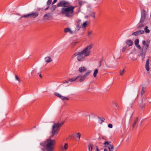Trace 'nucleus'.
Wrapping results in <instances>:
<instances>
[{"label": "nucleus", "mask_w": 151, "mask_h": 151, "mask_svg": "<svg viewBox=\"0 0 151 151\" xmlns=\"http://www.w3.org/2000/svg\"><path fill=\"white\" fill-rule=\"evenodd\" d=\"M64 123V121L54 123L52 126L50 138L40 143V145L44 147L47 151H53L56 141L51 138L55 137L60 130V129Z\"/></svg>", "instance_id": "nucleus-1"}, {"label": "nucleus", "mask_w": 151, "mask_h": 151, "mask_svg": "<svg viewBox=\"0 0 151 151\" xmlns=\"http://www.w3.org/2000/svg\"><path fill=\"white\" fill-rule=\"evenodd\" d=\"M92 47V45H89L81 52L75 53L73 55L74 57L77 56V59L79 61H84L85 59V57L88 56L90 55V50Z\"/></svg>", "instance_id": "nucleus-2"}, {"label": "nucleus", "mask_w": 151, "mask_h": 151, "mask_svg": "<svg viewBox=\"0 0 151 151\" xmlns=\"http://www.w3.org/2000/svg\"><path fill=\"white\" fill-rule=\"evenodd\" d=\"M75 6H69L67 7H63L61 9L60 13L67 17H72L73 16Z\"/></svg>", "instance_id": "nucleus-3"}, {"label": "nucleus", "mask_w": 151, "mask_h": 151, "mask_svg": "<svg viewBox=\"0 0 151 151\" xmlns=\"http://www.w3.org/2000/svg\"><path fill=\"white\" fill-rule=\"evenodd\" d=\"M58 7H67L70 6V3L66 2L64 0L60 1L57 4Z\"/></svg>", "instance_id": "nucleus-4"}, {"label": "nucleus", "mask_w": 151, "mask_h": 151, "mask_svg": "<svg viewBox=\"0 0 151 151\" xmlns=\"http://www.w3.org/2000/svg\"><path fill=\"white\" fill-rule=\"evenodd\" d=\"M110 143L108 141H105L104 143V147H107L109 151H113L114 147L113 145L110 144Z\"/></svg>", "instance_id": "nucleus-5"}, {"label": "nucleus", "mask_w": 151, "mask_h": 151, "mask_svg": "<svg viewBox=\"0 0 151 151\" xmlns=\"http://www.w3.org/2000/svg\"><path fill=\"white\" fill-rule=\"evenodd\" d=\"M91 72V71L90 70L86 72L84 75L81 76L79 80V81L81 82L83 81L89 75Z\"/></svg>", "instance_id": "nucleus-6"}, {"label": "nucleus", "mask_w": 151, "mask_h": 151, "mask_svg": "<svg viewBox=\"0 0 151 151\" xmlns=\"http://www.w3.org/2000/svg\"><path fill=\"white\" fill-rule=\"evenodd\" d=\"M27 18H35L37 17L38 15V14L37 12H32L31 13L27 14Z\"/></svg>", "instance_id": "nucleus-7"}, {"label": "nucleus", "mask_w": 151, "mask_h": 151, "mask_svg": "<svg viewBox=\"0 0 151 151\" xmlns=\"http://www.w3.org/2000/svg\"><path fill=\"white\" fill-rule=\"evenodd\" d=\"M54 94L55 96L60 98L62 100H69V99L68 98L62 96L58 93L55 92Z\"/></svg>", "instance_id": "nucleus-8"}, {"label": "nucleus", "mask_w": 151, "mask_h": 151, "mask_svg": "<svg viewBox=\"0 0 151 151\" xmlns=\"http://www.w3.org/2000/svg\"><path fill=\"white\" fill-rule=\"evenodd\" d=\"M142 44L143 45V46L142 47V50H145L146 51L149 47V44L148 43H147L146 41L145 40L143 41Z\"/></svg>", "instance_id": "nucleus-9"}, {"label": "nucleus", "mask_w": 151, "mask_h": 151, "mask_svg": "<svg viewBox=\"0 0 151 151\" xmlns=\"http://www.w3.org/2000/svg\"><path fill=\"white\" fill-rule=\"evenodd\" d=\"M146 12L145 9H143L141 11V17L140 20L144 21L146 18Z\"/></svg>", "instance_id": "nucleus-10"}, {"label": "nucleus", "mask_w": 151, "mask_h": 151, "mask_svg": "<svg viewBox=\"0 0 151 151\" xmlns=\"http://www.w3.org/2000/svg\"><path fill=\"white\" fill-rule=\"evenodd\" d=\"M144 21L140 20L139 23L137 25V29H140L144 27L145 24L144 23Z\"/></svg>", "instance_id": "nucleus-11"}, {"label": "nucleus", "mask_w": 151, "mask_h": 151, "mask_svg": "<svg viewBox=\"0 0 151 151\" xmlns=\"http://www.w3.org/2000/svg\"><path fill=\"white\" fill-rule=\"evenodd\" d=\"M144 33V31L143 30H140L133 32L132 33V35L137 36L140 34H143Z\"/></svg>", "instance_id": "nucleus-12"}, {"label": "nucleus", "mask_w": 151, "mask_h": 151, "mask_svg": "<svg viewBox=\"0 0 151 151\" xmlns=\"http://www.w3.org/2000/svg\"><path fill=\"white\" fill-rule=\"evenodd\" d=\"M52 13H49L45 14L43 16V19L44 20L48 19L52 16Z\"/></svg>", "instance_id": "nucleus-13"}, {"label": "nucleus", "mask_w": 151, "mask_h": 151, "mask_svg": "<svg viewBox=\"0 0 151 151\" xmlns=\"http://www.w3.org/2000/svg\"><path fill=\"white\" fill-rule=\"evenodd\" d=\"M149 62V59H147L146 60V62L145 65V68L147 71H149L150 70Z\"/></svg>", "instance_id": "nucleus-14"}, {"label": "nucleus", "mask_w": 151, "mask_h": 151, "mask_svg": "<svg viewBox=\"0 0 151 151\" xmlns=\"http://www.w3.org/2000/svg\"><path fill=\"white\" fill-rule=\"evenodd\" d=\"M139 122V121L138 120V117L136 118L134 120V121L133 123V124L132 125V127L133 128V129L136 124H137Z\"/></svg>", "instance_id": "nucleus-15"}, {"label": "nucleus", "mask_w": 151, "mask_h": 151, "mask_svg": "<svg viewBox=\"0 0 151 151\" xmlns=\"http://www.w3.org/2000/svg\"><path fill=\"white\" fill-rule=\"evenodd\" d=\"M126 44L129 46H132L133 44V42L131 40H127L126 42Z\"/></svg>", "instance_id": "nucleus-16"}, {"label": "nucleus", "mask_w": 151, "mask_h": 151, "mask_svg": "<svg viewBox=\"0 0 151 151\" xmlns=\"http://www.w3.org/2000/svg\"><path fill=\"white\" fill-rule=\"evenodd\" d=\"M86 68L84 66H81L78 69V71L80 73L84 72L86 71Z\"/></svg>", "instance_id": "nucleus-17"}, {"label": "nucleus", "mask_w": 151, "mask_h": 151, "mask_svg": "<svg viewBox=\"0 0 151 151\" xmlns=\"http://www.w3.org/2000/svg\"><path fill=\"white\" fill-rule=\"evenodd\" d=\"M68 147V144L67 143H65L63 146H62L61 147V149L63 151L66 150Z\"/></svg>", "instance_id": "nucleus-18"}, {"label": "nucleus", "mask_w": 151, "mask_h": 151, "mask_svg": "<svg viewBox=\"0 0 151 151\" xmlns=\"http://www.w3.org/2000/svg\"><path fill=\"white\" fill-rule=\"evenodd\" d=\"M113 104L114 105V106H115V109L117 110V109H119V108L120 107V106H119L118 104L116 103V101L114 102L113 103Z\"/></svg>", "instance_id": "nucleus-19"}, {"label": "nucleus", "mask_w": 151, "mask_h": 151, "mask_svg": "<svg viewBox=\"0 0 151 151\" xmlns=\"http://www.w3.org/2000/svg\"><path fill=\"white\" fill-rule=\"evenodd\" d=\"M45 59L46 62L47 63H49L52 61V60L50 56H47L45 58Z\"/></svg>", "instance_id": "nucleus-20"}, {"label": "nucleus", "mask_w": 151, "mask_h": 151, "mask_svg": "<svg viewBox=\"0 0 151 151\" xmlns=\"http://www.w3.org/2000/svg\"><path fill=\"white\" fill-rule=\"evenodd\" d=\"M64 32H69L71 34H72L73 33L72 31L69 28H65L64 30Z\"/></svg>", "instance_id": "nucleus-21"}, {"label": "nucleus", "mask_w": 151, "mask_h": 151, "mask_svg": "<svg viewBox=\"0 0 151 151\" xmlns=\"http://www.w3.org/2000/svg\"><path fill=\"white\" fill-rule=\"evenodd\" d=\"M80 76H78L76 77L73 78H69L68 79V81H70V82H73L76 81V79H78L79 77H80Z\"/></svg>", "instance_id": "nucleus-22"}, {"label": "nucleus", "mask_w": 151, "mask_h": 151, "mask_svg": "<svg viewBox=\"0 0 151 151\" xmlns=\"http://www.w3.org/2000/svg\"><path fill=\"white\" fill-rule=\"evenodd\" d=\"M146 51L143 50H142L141 52L140 53V55L143 58L145 57L146 54Z\"/></svg>", "instance_id": "nucleus-23"}, {"label": "nucleus", "mask_w": 151, "mask_h": 151, "mask_svg": "<svg viewBox=\"0 0 151 151\" xmlns=\"http://www.w3.org/2000/svg\"><path fill=\"white\" fill-rule=\"evenodd\" d=\"M89 151H92L93 150V145L92 144L88 145V146Z\"/></svg>", "instance_id": "nucleus-24"}, {"label": "nucleus", "mask_w": 151, "mask_h": 151, "mask_svg": "<svg viewBox=\"0 0 151 151\" xmlns=\"http://www.w3.org/2000/svg\"><path fill=\"white\" fill-rule=\"evenodd\" d=\"M143 100H142V103L141 104H139V107H140V108L141 109H143L145 107V103H144L143 102Z\"/></svg>", "instance_id": "nucleus-25"}, {"label": "nucleus", "mask_w": 151, "mask_h": 151, "mask_svg": "<svg viewBox=\"0 0 151 151\" xmlns=\"http://www.w3.org/2000/svg\"><path fill=\"white\" fill-rule=\"evenodd\" d=\"M56 7V5H52L50 9V11L52 12H54L55 10Z\"/></svg>", "instance_id": "nucleus-26"}, {"label": "nucleus", "mask_w": 151, "mask_h": 151, "mask_svg": "<svg viewBox=\"0 0 151 151\" xmlns=\"http://www.w3.org/2000/svg\"><path fill=\"white\" fill-rule=\"evenodd\" d=\"M144 30L145 32L147 33H149L150 32V31L149 29H148V27L147 26L145 27Z\"/></svg>", "instance_id": "nucleus-27"}, {"label": "nucleus", "mask_w": 151, "mask_h": 151, "mask_svg": "<svg viewBox=\"0 0 151 151\" xmlns=\"http://www.w3.org/2000/svg\"><path fill=\"white\" fill-rule=\"evenodd\" d=\"M98 72V69H96L94 72L93 76L94 77L96 76V75Z\"/></svg>", "instance_id": "nucleus-28"}, {"label": "nucleus", "mask_w": 151, "mask_h": 151, "mask_svg": "<svg viewBox=\"0 0 151 151\" xmlns=\"http://www.w3.org/2000/svg\"><path fill=\"white\" fill-rule=\"evenodd\" d=\"M76 138L78 139V140H79L81 136V134L79 132H78L76 134Z\"/></svg>", "instance_id": "nucleus-29"}, {"label": "nucleus", "mask_w": 151, "mask_h": 151, "mask_svg": "<svg viewBox=\"0 0 151 151\" xmlns=\"http://www.w3.org/2000/svg\"><path fill=\"white\" fill-rule=\"evenodd\" d=\"M95 12H92L90 14V16L94 19L95 17Z\"/></svg>", "instance_id": "nucleus-30"}, {"label": "nucleus", "mask_w": 151, "mask_h": 151, "mask_svg": "<svg viewBox=\"0 0 151 151\" xmlns=\"http://www.w3.org/2000/svg\"><path fill=\"white\" fill-rule=\"evenodd\" d=\"M145 89V88L143 87L142 88V90L141 92V95H142L145 93V91L144 89Z\"/></svg>", "instance_id": "nucleus-31"}, {"label": "nucleus", "mask_w": 151, "mask_h": 151, "mask_svg": "<svg viewBox=\"0 0 151 151\" xmlns=\"http://www.w3.org/2000/svg\"><path fill=\"white\" fill-rule=\"evenodd\" d=\"M52 0H48L47 2V5L48 6H50L52 2Z\"/></svg>", "instance_id": "nucleus-32"}, {"label": "nucleus", "mask_w": 151, "mask_h": 151, "mask_svg": "<svg viewBox=\"0 0 151 151\" xmlns=\"http://www.w3.org/2000/svg\"><path fill=\"white\" fill-rule=\"evenodd\" d=\"M139 40L138 39H136L134 42V44L135 45V46H137L138 45L139 43Z\"/></svg>", "instance_id": "nucleus-33"}, {"label": "nucleus", "mask_w": 151, "mask_h": 151, "mask_svg": "<svg viewBox=\"0 0 151 151\" xmlns=\"http://www.w3.org/2000/svg\"><path fill=\"white\" fill-rule=\"evenodd\" d=\"M27 14H24V15H23L22 16H21V17H20V19H22L23 18H27Z\"/></svg>", "instance_id": "nucleus-34"}, {"label": "nucleus", "mask_w": 151, "mask_h": 151, "mask_svg": "<svg viewBox=\"0 0 151 151\" xmlns=\"http://www.w3.org/2000/svg\"><path fill=\"white\" fill-rule=\"evenodd\" d=\"M77 42H72L70 44V46L71 47H73V46H75L77 44Z\"/></svg>", "instance_id": "nucleus-35"}, {"label": "nucleus", "mask_w": 151, "mask_h": 151, "mask_svg": "<svg viewBox=\"0 0 151 151\" xmlns=\"http://www.w3.org/2000/svg\"><path fill=\"white\" fill-rule=\"evenodd\" d=\"M124 70L123 69L120 72V75L122 76L124 74Z\"/></svg>", "instance_id": "nucleus-36"}, {"label": "nucleus", "mask_w": 151, "mask_h": 151, "mask_svg": "<svg viewBox=\"0 0 151 151\" xmlns=\"http://www.w3.org/2000/svg\"><path fill=\"white\" fill-rule=\"evenodd\" d=\"M127 48V46H125V47H124L122 49V51L123 52H124L126 49Z\"/></svg>", "instance_id": "nucleus-37"}, {"label": "nucleus", "mask_w": 151, "mask_h": 151, "mask_svg": "<svg viewBox=\"0 0 151 151\" xmlns=\"http://www.w3.org/2000/svg\"><path fill=\"white\" fill-rule=\"evenodd\" d=\"M99 119H100V120H101V123H102V122H104V121L105 120V119L104 118H100L99 117Z\"/></svg>", "instance_id": "nucleus-38"}, {"label": "nucleus", "mask_w": 151, "mask_h": 151, "mask_svg": "<svg viewBox=\"0 0 151 151\" xmlns=\"http://www.w3.org/2000/svg\"><path fill=\"white\" fill-rule=\"evenodd\" d=\"M87 25V22H85L83 23L82 26L84 27H86Z\"/></svg>", "instance_id": "nucleus-39"}, {"label": "nucleus", "mask_w": 151, "mask_h": 151, "mask_svg": "<svg viewBox=\"0 0 151 151\" xmlns=\"http://www.w3.org/2000/svg\"><path fill=\"white\" fill-rule=\"evenodd\" d=\"M15 78H16V80H17L19 82H20V79L18 77V76L17 75H15Z\"/></svg>", "instance_id": "nucleus-40"}, {"label": "nucleus", "mask_w": 151, "mask_h": 151, "mask_svg": "<svg viewBox=\"0 0 151 151\" xmlns=\"http://www.w3.org/2000/svg\"><path fill=\"white\" fill-rule=\"evenodd\" d=\"M83 4V2L81 1H80L79 2V4L80 6H82Z\"/></svg>", "instance_id": "nucleus-41"}, {"label": "nucleus", "mask_w": 151, "mask_h": 151, "mask_svg": "<svg viewBox=\"0 0 151 151\" xmlns=\"http://www.w3.org/2000/svg\"><path fill=\"white\" fill-rule=\"evenodd\" d=\"M136 46L139 49H141V47L139 45H137Z\"/></svg>", "instance_id": "nucleus-42"}, {"label": "nucleus", "mask_w": 151, "mask_h": 151, "mask_svg": "<svg viewBox=\"0 0 151 151\" xmlns=\"http://www.w3.org/2000/svg\"><path fill=\"white\" fill-rule=\"evenodd\" d=\"M108 126L109 128H112L113 127V125L111 124H108Z\"/></svg>", "instance_id": "nucleus-43"}, {"label": "nucleus", "mask_w": 151, "mask_h": 151, "mask_svg": "<svg viewBox=\"0 0 151 151\" xmlns=\"http://www.w3.org/2000/svg\"><path fill=\"white\" fill-rule=\"evenodd\" d=\"M102 62V60H101L99 62V67H100L101 65V63Z\"/></svg>", "instance_id": "nucleus-44"}, {"label": "nucleus", "mask_w": 151, "mask_h": 151, "mask_svg": "<svg viewBox=\"0 0 151 151\" xmlns=\"http://www.w3.org/2000/svg\"><path fill=\"white\" fill-rule=\"evenodd\" d=\"M57 1V0H54L53 2L52 3V5H53Z\"/></svg>", "instance_id": "nucleus-45"}, {"label": "nucleus", "mask_w": 151, "mask_h": 151, "mask_svg": "<svg viewBox=\"0 0 151 151\" xmlns=\"http://www.w3.org/2000/svg\"><path fill=\"white\" fill-rule=\"evenodd\" d=\"M91 33L92 32L91 31H89L88 32V35L89 36Z\"/></svg>", "instance_id": "nucleus-46"}, {"label": "nucleus", "mask_w": 151, "mask_h": 151, "mask_svg": "<svg viewBox=\"0 0 151 151\" xmlns=\"http://www.w3.org/2000/svg\"><path fill=\"white\" fill-rule=\"evenodd\" d=\"M96 151H99V149L98 148V147L97 146H96Z\"/></svg>", "instance_id": "nucleus-47"}, {"label": "nucleus", "mask_w": 151, "mask_h": 151, "mask_svg": "<svg viewBox=\"0 0 151 151\" xmlns=\"http://www.w3.org/2000/svg\"><path fill=\"white\" fill-rule=\"evenodd\" d=\"M49 6H48L45 9V11L49 9Z\"/></svg>", "instance_id": "nucleus-48"}, {"label": "nucleus", "mask_w": 151, "mask_h": 151, "mask_svg": "<svg viewBox=\"0 0 151 151\" xmlns=\"http://www.w3.org/2000/svg\"><path fill=\"white\" fill-rule=\"evenodd\" d=\"M39 77L40 78H42V75L41 74H39Z\"/></svg>", "instance_id": "nucleus-49"}, {"label": "nucleus", "mask_w": 151, "mask_h": 151, "mask_svg": "<svg viewBox=\"0 0 151 151\" xmlns=\"http://www.w3.org/2000/svg\"><path fill=\"white\" fill-rule=\"evenodd\" d=\"M104 151H107V150L106 148H104Z\"/></svg>", "instance_id": "nucleus-50"}, {"label": "nucleus", "mask_w": 151, "mask_h": 151, "mask_svg": "<svg viewBox=\"0 0 151 151\" xmlns=\"http://www.w3.org/2000/svg\"><path fill=\"white\" fill-rule=\"evenodd\" d=\"M88 17V16H86L85 17H86V18H87Z\"/></svg>", "instance_id": "nucleus-51"}, {"label": "nucleus", "mask_w": 151, "mask_h": 151, "mask_svg": "<svg viewBox=\"0 0 151 151\" xmlns=\"http://www.w3.org/2000/svg\"><path fill=\"white\" fill-rule=\"evenodd\" d=\"M42 150H43V151L44 150V149H42Z\"/></svg>", "instance_id": "nucleus-52"}]
</instances>
